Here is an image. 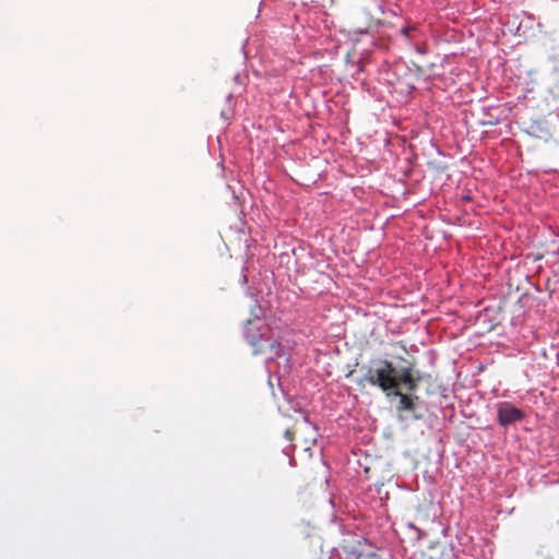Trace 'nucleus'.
Returning <instances> with one entry per match:
<instances>
[{"mask_svg": "<svg viewBox=\"0 0 559 559\" xmlns=\"http://www.w3.org/2000/svg\"><path fill=\"white\" fill-rule=\"evenodd\" d=\"M242 272H243V274H242V277H241V283L245 285V284H247V283H248V276H247V274H246V272H247V267H243V269H242Z\"/></svg>", "mask_w": 559, "mask_h": 559, "instance_id": "obj_10", "label": "nucleus"}, {"mask_svg": "<svg viewBox=\"0 0 559 559\" xmlns=\"http://www.w3.org/2000/svg\"><path fill=\"white\" fill-rule=\"evenodd\" d=\"M414 49H415V51H416V52H418V53H420V55H425V53H427V47H426V46H424V45H418V44H416V45L414 46Z\"/></svg>", "mask_w": 559, "mask_h": 559, "instance_id": "obj_9", "label": "nucleus"}, {"mask_svg": "<svg viewBox=\"0 0 559 559\" xmlns=\"http://www.w3.org/2000/svg\"><path fill=\"white\" fill-rule=\"evenodd\" d=\"M270 346H271V349L274 352V354H275V356L277 358H283L284 359L285 369H286V371H288L289 368H290L289 365H288L289 359L286 357V353H285L283 346L280 343H276V342L272 343Z\"/></svg>", "mask_w": 559, "mask_h": 559, "instance_id": "obj_5", "label": "nucleus"}, {"mask_svg": "<svg viewBox=\"0 0 559 559\" xmlns=\"http://www.w3.org/2000/svg\"><path fill=\"white\" fill-rule=\"evenodd\" d=\"M498 123H499V119L491 117V116H489L488 119L483 122L484 126H490V127L496 126Z\"/></svg>", "mask_w": 559, "mask_h": 559, "instance_id": "obj_8", "label": "nucleus"}, {"mask_svg": "<svg viewBox=\"0 0 559 559\" xmlns=\"http://www.w3.org/2000/svg\"><path fill=\"white\" fill-rule=\"evenodd\" d=\"M284 436H285V438H286L287 440H292V439H293V435H292V432H290L289 430H286V431H285V433H284Z\"/></svg>", "mask_w": 559, "mask_h": 559, "instance_id": "obj_11", "label": "nucleus"}, {"mask_svg": "<svg viewBox=\"0 0 559 559\" xmlns=\"http://www.w3.org/2000/svg\"><path fill=\"white\" fill-rule=\"evenodd\" d=\"M415 31L414 27H411V26H405L401 29V33L402 35L406 38V39H412V33Z\"/></svg>", "mask_w": 559, "mask_h": 559, "instance_id": "obj_7", "label": "nucleus"}, {"mask_svg": "<svg viewBox=\"0 0 559 559\" xmlns=\"http://www.w3.org/2000/svg\"><path fill=\"white\" fill-rule=\"evenodd\" d=\"M241 80H242V76L240 74H236L234 76V81L237 82V83H241Z\"/></svg>", "mask_w": 559, "mask_h": 559, "instance_id": "obj_12", "label": "nucleus"}, {"mask_svg": "<svg viewBox=\"0 0 559 559\" xmlns=\"http://www.w3.org/2000/svg\"><path fill=\"white\" fill-rule=\"evenodd\" d=\"M496 407L497 420L498 424L502 427H508L515 423L522 421L525 417V413L510 402H500Z\"/></svg>", "mask_w": 559, "mask_h": 559, "instance_id": "obj_3", "label": "nucleus"}, {"mask_svg": "<svg viewBox=\"0 0 559 559\" xmlns=\"http://www.w3.org/2000/svg\"><path fill=\"white\" fill-rule=\"evenodd\" d=\"M399 383H404L409 391H414L416 389V382L408 372L397 376V384Z\"/></svg>", "mask_w": 559, "mask_h": 559, "instance_id": "obj_6", "label": "nucleus"}, {"mask_svg": "<svg viewBox=\"0 0 559 559\" xmlns=\"http://www.w3.org/2000/svg\"><path fill=\"white\" fill-rule=\"evenodd\" d=\"M392 396H397L400 399L396 406V411L399 413L409 412L412 414L411 418L415 420L421 418V415L415 413V402L418 401V396L404 394L399 390V388L392 392Z\"/></svg>", "mask_w": 559, "mask_h": 559, "instance_id": "obj_4", "label": "nucleus"}, {"mask_svg": "<svg viewBox=\"0 0 559 559\" xmlns=\"http://www.w3.org/2000/svg\"><path fill=\"white\" fill-rule=\"evenodd\" d=\"M263 313V309L258 302L251 309V314L253 319H249L245 325V337L247 342L253 348V354L257 355L262 352L261 344L264 341V334L266 332V328L260 320V316Z\"/></svg>", "mask_w": 559, "mask_h": 559, "instance_id": "obj_2", "label": "nucleus"}, {"mask_svg": "<svg viewBox=\"0 0 559 559\" xmlns=\"http://www.w3.org/2000/svg\"><path fill=\"white\" fill-rule=\"evenodd\" d=\"M367 382L380 388L388 397L397 388V374L393 364L386 359H378L371 362L359 383Z\"/></svg>", "mask_w": 559, "mask_h": 559, "instance_id": "obj_1", "label": "nucleus"}]
</instances>
